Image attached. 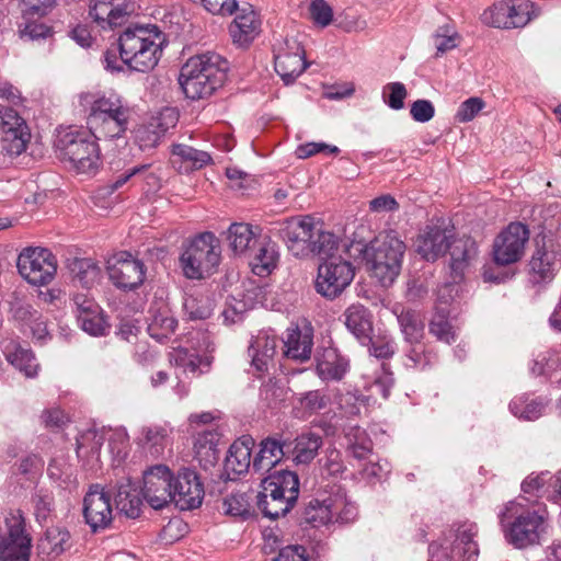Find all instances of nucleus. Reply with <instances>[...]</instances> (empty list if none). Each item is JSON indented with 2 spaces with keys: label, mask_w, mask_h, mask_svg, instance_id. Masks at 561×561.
<instances>
[{
  "label": "nucleus",
  "mask_w": 561,
  "mask_h": 561,
  "mask_svg": "<svg viewBox=\"0 0 561 561\" xmlns=\"http://www.w3.org/2000/svg\"><path fill=\"white\" fill-rule=\"evenodd\" d=\"M70 539V533L65 527H50L38 542V552L48 558L59 557L71 547Z\"/></svg>",
  "instance_id": "nucleus-34"
},
{
  "label": "nucleus",
  "mask_w": 561,
  "mask_h": 561,
  "mask_svg": "<svg viewBox=\"0 0 561 561\" xmlns=\"http://www.w3.org/2000/svg\"><path fill=\"white\" fill-rule=\"evenodd\" d=\"M309 11L313 22L321 27L330 25L333 20V10L325 0H313Z\"/></svg>",
  "instance_id": "nucleus-56"
},
{
  "label": "nucleus",
  "mask_w": 561,
  "mask_h": 561,
  "mask_svg": "<svg viewBox=\"0 0 561 561\" xmlns=\"http://www.w3.org/2000/svg\"><path fill=\"white\" fill-rule=\"evenodd\" d=\"M411 347L407 352L405 366L411 368H425L430 364V358L425 353L424 345L421 342L410 343Z\"/></svg>",
  "instance_id": "nucleus-63"
},
{
  "label": "nucleus",
  "mask_w": 561,
  "mask_h": 561,
  "mask_svg": "<svg viewBox=\"0 0 561 561\" xmlns=\"http://www.w3.org/2000/svg\"><path fill=\"white\" fill-rule=\"evenodd\" d=\"M116 508L129 518H137L141 513L142 499L135 484L129 479L117 485L115 493Z\"/></svg>",
  "instance_id": "nucleus-32"
},
{
  "label": "nucleus",
  "mask_w": 561,
  "mask_h": 561,
  "mask_svg": "<svg viewBox=\"0 0 561 561\" xmlns=\"http://www.w3.org/2000/svg\"><path fill=\"white\" fill-rule=\"evenodd\" d=\"M148 313V333L151 337L162 342L174 332L178 321L165 305L157 309L150 307Z\"/></svg>",
  "instance_id": "nucleus-31"
},
{
  "label": "nucleus",
  "mask_w": 561,
  "mask_h": 561,
  "mask_svg": "<svg viewBox=\"0 0 561 561\" xmlns=\"http://www.w3.org/2000/svg\"><path fill=\"white\" fill-rule=\"evenodd\" d=\"M253 492L237 491L222 500V511L226 515L248 519L254 515L252 506Z\"/></svg>",
  "instance_id": "nucleus-40"
},
{
  "label": "nucleus",
  "mask_w": 561,
  "mask_h": 561,
  "mask_svg": "<svg viewBox=\"0 0 561 561\" xmlns=\"http://www.w3.org/2000/svg\"><path fill=\"white\" fill-rule=\"evenodd\" d=\"M312 345L311 332H302L299 329L290 330L287 332L286 341H284V354L288 358L304 363L310 359Z\"/></svg>",
  "instance_id": "nucleus-33"
},
{
  "label": "nucleus",
  "mask_w": 561,
  "mask_h": 561,
  "mask_svg": "<svg viewBox=\"0 0 561 561\" xmlns=\"http://www.w3.org/2000/svg\"><path fill=\"white\" fill-rule=\"evenodd\" d=\"M4 355L9 363L23 371L27 377H34L37 374L38 365L33 353L14 342L4 345Z\"/></svg>",
  "instance_id": "nucleus-39"
},
{
  "label": "nucleus",
  "mask_w": 561,
  "mask_h": 561,
  "mask_svg": "<svg viewBox=\"0 0 561 561\" xmlns=\"http://www.w3.org/2000/svg\"><path fill=\"white\" fill-rule=\"evenodd\" d=\"M485 103L481 98H469L460 104L455 115L459 123H468L484 107Z\"/></svg>",
  "instance_id": "nucleus-57"
},
{
  "label": "nucleus",
  "mask_w": 561,
  "mask_h": 561,
  "mask_svg": "<svg viewBox=\"0 0 561 561\" xmlns=\"http://www.w3.org/2000/svg\"><path fill=\"white\" fill-rule=\"evenodd\" d=\"M145 444L153 449L154 453H160L163 449V443L167 437L165 430L159 426H149L142 430Z\"/></svg>",
  "instance_id": "nucleus-64"
},
{
  "label": "nucleus",
  "mask_w": 561,
  "mask_h": 561,
  "mask_svg": "<svg viewBox=\"0 0 561 561\" xmlns=\"http://www.w3.org/2000/svg\"><path fill=\"white\" fill-rule=\"evenodd\" d=\"M248 311L247 302L234 297L228 298L221 312L225 323L234 324L243 320Z\"/></svg>",
  "instance_id": "nucleus-55"
},
{
  "label": "nucleus",
  "mask_w": 561,
  "mask_h": 561,
  "mask_svg": "<svg viewBox=\"0 0 561 561\" xmlns=\"http://www.w3.org/2000/svg\"><path fill=\"white\" fill-rule=\"evenodd\" d=\"M348 442V450L356 459H365L371 451V442L367 438L366 433L358 426L351 427L346 435Z\"/></svg>",
  "instance_id": "nucleus-46"
},
{
  "label": "nucleus",
  "mask_w": 561,
  "mask_h": 561,
  "mask_svg": "<svg viewBox=\"0 0 561 561\" xmlns=\"http://www.w3.org/2000/svg\"><path fill=\"white\" fill-rule=\"evenodd\" d=\"M329 505L332 511V522L342 524L353 522L357 516L355 503L348 500L346 492L340 485L329 495Z\"/></svg>",
  "instance_id": "nucleus-38"
},
{
  "label": "nucleus",
  "mask_w": 561,
  "mask_h": 561,
  "mask_svg": "<svg viewBox=\"0 0 561 561\" xmlns=\"http://www.w3.org/2000/svg\"><path fill=\"white\" fill-rule=\"evenodd\" d=\"M299 403L305 413L312 415L325 409L330 398L322 390H310L300 396Z\"/></svg>",
  "instance_id": "nucleus-52"
},
{
  "label": "nucleus",
  "mask_w": 561,
  "mask_h": 561,
  "mask_svg": "<svg viewBox=\"0 0 561 561\" xmlns=\"http://www.w3.org/2000/svg\"><path fill=\"white\" fill-rule=\"evenodd\" d=\"M165 45L156 25L127 27L118 37L119 59L129 70L146 73L156 68Z\"/></svg>",
  "instance_id": "nucleus-2"
},
{
  "label": "nucleus",
  "mask_w": 561,
  "mask_h": 561,
  "mask_svg": "<svg viewBox=\"0 0 561 561\" xmlns=\"http://www.w3.org/2000/svg\"><path fill=\"white\" fill-rule=\"evenodd\" d=\"M174 474L165 465L148 467L142 472L141 494L153 510H162L172 503Z\"/></svg>",
  "instance_id": "nucleus-13"
},
{
  "label": "nucleus",
  "mask_w": 561,
  "mask_h": 561,
  "mask_svg": "<svg viewBox=\"0 0 561 561\" xmlns=\"http://www.w3.org/2000/svg\"><path fill=\"white\" fill-rule=\"evenodd\" d=\"M0 139L9 156H20L26 150L31 131L26 121L15 107L0 103Z\"/></svg>",
  "instance_id": "nucleus-14"
},
{
  "label": "nucleus",
  "mask_w": 561,
  "mask_h": 561,
  "mask_svg": "<svg viewBox=\"0 0 561 561\" xmlns=\"http://www.w3.org/2000/svg\"><path fill=\"white\" fill-rule=\"evenodd\" d=\"M214 306L210 295L199 293L186 297L183 308L190 320H205L213 314Z\"/></svg>",
  "instance_id": "nucleus-42"
},
{
  "label": "nucleus",
  "mask_w": 561,
  "mask_h": 561,
  "mask_svg": "<svg viewBox=\"0 0 561 561\" xmlns=\"http://www.w3.org/2000/svg\"><path fill=\"white\" fill-rule=\"evenodd\" d=\"M290 445L280 435L268 436L261 440L259 451L252 460V470L256 473L273 472L275 467L290 451Z\"/></svg>",
  "instance_id": "nucleus-23"
},
{
  "label": "nucleus",
  "mask_w": 561,
  "mask_h": 561,
  "mask_svg": "<svg viewBox=\"0 0 561 561\" xmlns=\"http://www.w3.org/2000/svg\"><path fill=\"white\" fill-rule=\"evenodd\" d=\"M260 400L268 409H277L286 400V390L275 381L268 380L260 389Z\"/></svg>",
  "instance_id": "nucleus-50"
},
{
  "label": "nucleus",
  "mask_w": 561,
  "mask_h": 561,
  "mask_svg": "<svg viewBox=\"0 0 561 561\" xmlns=\"http://www.w3.org/2000/svg\"><path fill=\"white\" fill-rule=\"evenodd\" d=\"M453 236V230H448L444 221L427 226L416 239V251L426 261H435L449 250Z\"/></svg>",
  "instance_id": "nucleus-22"
},
{
  "label": "nucleus",
  "mask_w": 561,
  "mask_h": 561,
  "mask_svg": "<svg viewBox=\"0 0 561 561\" xmlns=\"http://www.w3.org/2000/svg\"><path fill=\"white\" fill-rule=\"evenodd\" d=\"M51 30L46 24L38 21L26 20L20 26V36L27 41H37L50 36Z\"/></svg>",
  "instance_id": "nucleus-58"
},
{
  "label": "nucleus",
  "mask_w": 561,
  "mask_h": 561,
  "mask_svg": "<svg viewBox=\"0 0 561 561\" xmlns=\"http://www.w3.org/2000/svg\"><path fill=\"white\" fill-rule=\"evenodd\" d=\"M511 25L512 27L525 26L534 16H537L535 3L527 0H517L511 3Z\"/></svg>",
  "instance_id": "nucleus-51"
},
{
  "label": "nucleus",
  "mask_w": 561,
  "mask_h": 561,
  "mask_svg": "<svg viewBox=\"0 0 561 561\" xmlns=\"http://www.w3.org/2000/svg\"><path fill=\"white\" fill-rule=\"evenodd\" d=\"M82 513L92 533L107 529L113 522L112 496L101 484L90 485L83 497Z\"/></svg>",
  "instance_id": "nucleus-17"
},
{
  "label": "nucleus",
  "mask_w": 561,
  "mask_h": 561,
  "mask_svg": "<svg viewBox=\"0 0 561 561\" xmlns=\"http://www.w3.org/2000/svg\"><path fill=\"white\" fill-rule=\"evenodd\" d=\"M477 535L478 526L474 523L465 522L454 525L443 545L430 546V561H477L479 557V546L474 540Z\"/></svg>",
  "instance_id": "nucleus-10"
},
{
  "label": "nucleus",
  "mask_w": 561,
  "mask_h": 561,
  "mask_svg": "<svg viewBox=\"0 0 561 561\" xmlns=\"http://www.w3.org/2000/svg\"><path fill=\"white\" fill-rule=\"evenodd\" d=\"M410 114L415 122L426 123L435 115V107L428 100H416L411 104Z\"/></svg>",
  "instance_id": "nucleus-61"
},
{
  "label": "nucleus",
  "mask_w": 561,
  "mask_h": 561,
  "mask_svg": "<svg viewBox=\"0 0 561 561\" xmlns=\"http://www.w3.org/2000/svg\"><path fill=\"white\" fill-rule=\"evenodd\" d=\"M294 443V448L290 450L294 454V460L298 465H308L318 455L323 439L321 435L309 431L298 435Z\"/></svg>",
  "instance_id": "nucleus-35"
},
{
  "label": "nucleus",
  "mask_w": 561,
  "mask_h": 561,
  "mask_svg": "<svg viewBox=\"0 0 561 561\" xmlns=\"http://www.w3.org/2000/svg\"><path fill=\"white\" fill-rule=\"evenodd\" d=\"M348 368V359L335 347H327L317 356V375L323 381L342 380Z\"/></svg>",
  "instance_id": "nucleus-26"
},
{
  "label": "nucleus",
  "mask_w": 561,
  "mask_h": 561,
  "mask_svg": "<svg viewBox=\"0 0 561 561\" xmlns=\"http://www.w3.org/2000/svg\"><path fill=\"white\" fill-rule=\"evenodd\" d=\"M254 439L243 435L232 443L225 459V468L236 474H242L252 467L251 455Z\"/></svg>",
  "instance_id": "nucleus-29"
},
{
  "label": "nucleus",
  "mask_w": 561,
  "mask_h": 561,
  "mask_svg": "<svg viewBox=\"0 0 561 561\" xmlns=\"http://www.w3.org/2000/svg\"><path fill=\"white\" fill-rule=\"evenodd\" d=\"M407 95L408 91L401 82L387 83L382 90L383 101L392 110L403 108Z\"/></svg>",
  "instance_id": "nucleus-53"
},
{
  "label": "nucleus",
  "mask_w": 561,
  "mask_h": 561,
  "mask_svg": "<svg viewBox=\"0 0 561 561\" xmlns=\"http://www.w3.org/2000/svg\"><path fill=\"white\" fill-rule=\"evenodd\" d=\"M78 322L80 323L83 331L87 333L99 336L105 334L106 324L100 317V312L96 311L91 314L77 316Z\"/></svg>",
  "instance_id": "nucleus-59"
},
{
  "label": "nucleus",
  "mask_w": 561,
  "mask_h": 561,
  "mask_svg": "<svg viewBox=\"0 0 561 561\" xmlns=\"http://www.w3.org/2000/svg\"><path fill=\"white\" fill-rule=\"evenodd\" d=\"M96 138L89 131L69 128L59 129L54 140L58 157L70 162L80 173L96 170L100 164V148Z\"/></svg>",
  "instance_id": "nucleus-8"
},
{
  "label": "nucleus",
  "mask_w": 561,
  "mask_h": 561,
  "mask_svg": "<svg viewBox=\"0 0 561 561\" xmlns=\"http://www.w3.org/2000/svg\"><path fill=\"white\" fill-rule=\"evenodd\" d=\"M434 38L437 55L445 54L457 46V34L451 32L448 26L439 27Z\"/></svg>",
  "instance_id": "nucleus-62"
},
{
  "label": "nucleus",
  "mask_w": 561,
  "mask_h": 561,
  "mask_svg": "<svg viewBox=\"0 0 561 561\" xmlns=\"http://www.w3.org/2000/svg\"><path fill=\"white\" fill-rule=\"evenodd\" d=\"M254 238L252 226L245 222H233L228 229V240L231 250L236 254H241L250 248Z\"/></svg>",
  "instance_id": "nucleus-44"
},
{
  "label": "nucleus",
  "mask_w": 561,
  "mask_h": 561,
  "mask_svg": "<svg viewBox=\"0 0 561 561\" xmlns=\"http://www.w3.org/2000/svg\"><path fill=\"white\" fill-rule=\"evenodd\" d=\"M196 458L204 467L214 466L219 459V451L217 449V443L215 442V435L207 433L203 437H199L195 444Z\"/></svg>",
  "instance_id": "nucleus-48"
},
{
  "label": "nucleus",
  "mask_w": 561,
  "mask_h": 561,
  "mask_svg": "<svg viewBox=\"0 0 561 561\" xmlns=\"http://www.w3.org/2000/svg\"><path fill=\"white\" fill-rule=\"evenodd\" d=\"M405 250V243L393 230L380 232L365 245L363 255L366 264L381 286H390L399 276Z\"/></svg>",
  "instance_id": "nucleus-6"
},
{
  "label": "nucleus",
  "mask_w": 561,
  "mask_h": 561,
  "mask_svg": "<svg viewBox=\"0 0 561 561\" xmlns=\"http://www.w3.org/2000/svg\"><path fill=\"white\" fill-rule=\"evenodd\" d=\"M300 523L311 525L314 528L332 523L329 496L322 500L311 499L307 502L300 513Z\"/></svg>",
  "instance_id": "nucleus-36"
},
{
  "label": "nucleus",
  "mask_w": 561,
  "mask_h": 561,
  "mask_svg": "<svg viewBox=\"0 0 561 561\" xmlns=\"http://www.w3.org/2000/svg\"><path fill=\"white\" fill-rule=\"evenodd\" d=\"M221 259L219 239L209 231L202 232L191 240L180 262L184 275L191 279H202L216 272Z\"/></svg>",
  "instance_id": "nucleus-9"
},
{
  "label": "nucleus",
  "mask_w": 561,
  "mask_h": 561,
  "mask_svg": "<svg viewBox=\"0 0 561 561\" xmlns=\"http://www.w3.org/2000/svg\"><path fill=\"white\" fill-rule=\"evenodd\" d=\"M320 470L322 476L340 477L346 470L342 454L335 449H327L324 456L319 459Z\"/></svg>",
  "instance_id": "nucleus-49"
},
{
  "label": "nucleus",
  "mask_w": 561,
  "mask_h": 561,
  "mask_svg": "<svg viewBox=\"0 0 561 561\" xmlns=\"http://www.w3.org/2000/svg\"><path fill=\"white\" fill-rule=\"evenodd\" d=\"M16 266L20 275L36 286L51 282L57 271L55 256L43 248L24 249L18 257Z\"/></svg>",
  "instance_id": "nucleus-12"
},
{
  "label": "nucleus",
  "mask_w": 561,
  "mask_h": 561,
  "mask_svg": "<svg viewBox=\"0 0 561 561\" xmlns=\"http://www.w3.org/2000/svg\"><path fill=\"white\" fill-rule=\"evenodd\" d=\"M133 12L130 0H92L89 15L102 30H113L125 24Z\"/></svg>",
  "instance_id": "nucleus-20"
},
{
  "label": "nucleus",
  "mask_w": 561,
  "mask_h": 561,
  "mask_svg": "<svg viewBox=\"0 0 561 561\" xmlns=\"http://www.w3.org/2000/svg\"><path fill=\"white\" fill-rule=\"evenodd\" d=\"M287 47L291 50H282L275 55V71L280 76L285 84L294 82L308 67L305 59V50L297 42Z\"/></svg>",
  "instance_id": "nucleus-25"
},
{
  "label": "nucleus",
  "mask_w": 561,
  "mask_h": 561,
  "mask_svg": "<svg viewBox=\"0 0 561 561\" xmlns=\"http://www.w3.org/2000/svg\"><path fill=\"white\" fill-rule=\"evenodd\" d=\"M355 276L353 264L342 257H331L318 267L316 291L329 300L340 297Z\"/></svg>",
  "instance_id": "nucleus-11"
},
{
  "label": "nucleus",
  "mask_w": 561,
  "mask_h": 561,
  "mask_svg": "<svg viewBox=\"0 0 561 561\" xmlns=\"http://www.w3.org/2000/svg\"><path fill=\"white\" fill-rule=\"evenodd\" d=\"M347 330L359 341H371L373 316L368 308L360 304H353L343 313Z\"/></svg>",
  "instance_id": "nucleus-30"
},
{
  "label": "nucleus",
  "mask_w": 561,
  "mask_h": 561,
  "mask_svg": "<svg viewBox=\"0 0 561 561\" xmlns=\"http://www.w3.org/2000/svg\"><path fill=\"white\" fill-rule=\"evenodd\" d=\"M510 410L519 419L534 421L542 414L545 403L539 398L530 399L529 397L520 396L510 403Z\"/></svg>",
  "instance_id": "nucleus-43"
},
{
  "label": "nucleus",
  "mask_w": 561,
  "mask_h": 561,
  "mask_svg": "<svg viewBox=\"0 0 561 561\" xmlns=\"http://www.w3.org/2000/svg\"><path fill=\"white\" fill-rule=\"evenodd\" d=\"M529 266L533 280L536 283L550 282L554 277L561 267V253L552 238L542 237V244H538Z\"/></svg>",
  "instance_id": "nucleus-21"
},
{
  "label": "nucleus",
  "mask_w": 561,
  "mask_h": 561,
  "mask_svg": "<svg viewBox=\"0 0 561 561\" xmlns=\"http://www.w3.org/2000/svg\"><path fill=\"white\" fill-rule=\"evenodd\" d=\"M147 267L141 260L127 251H121L107 262V274L112 284L124 291L135 290L146 279Z\"/></svg>",
  "instance_id": "nucleus-15"
},
{
  "label": "nucleus",
  "mask_w": 561,
  "mask_h": 561,
  "mask_svg": "<svg viewBox=\"0 0 561 561\" xmlns=\"http://www.w3.org/2000/svg\"><path fill=\"white\" fill-rule=\"evenodd\" d=\"M366 402L367 398L359 392H346L340 398V407L348 415H358Z\"/></svg>",
  "instance_id": "nucleus-60"
},
{
  "label": "nucleus",
  "mask_w": 561,
  "mask_h": 561,
  "mask_svg": "<svg viewBox=\"0 0 561 561\" xmlns=\"http://www.w3.org/2000/svg\"><path fill=\"white\" fill-rule=\"evenodd\" d=\"M81 105L89 107L87 125L96 139L122 137L128 128L130 108L116 93L81 95Z\"/></svg>",
  "instance_id": "nucleus-3"
},
{
  "label": "nucleus",
  "mask_w": 561,
  "mask_h": 561,
  "mask_svg": "<svg viewBox=\"0 0 561 561\" xmlns=\"http://www.w3.org/2000/svg\"><path fill=\"white\" fill-rule=\"evenodd\" d=\"M228 68V60L216 53L196 55L181 68L179 83L187 99H205L224 84Z\"/></svg>",
  "instance_id": "nucleus-4"
},
{
  "label": "nucleus",
  "mask_w": 561,
  "mask_h": 561,
  "mask_svg": "<svg viewBox=\"0 0 561 561\" xmlns=\"http://www.w3.org/2000/svg\"><path fill=\"white\" fill-rule=\"evenodd\" d=\"M478 244L471 237H462L451 242L450 276L454 282H460L471 265L478 259Z\"/></svg>",
  "instance_id": "nucleus-24"
},
{
  "label": "nucleus",
  "mask_w": 561,
  "mask_h": 561,
  "mask_svg": "<svg viewBox=\"0 0 561 561\" xmlns=\"http://www.w3.org/2000/svg\"><path fill=\"white\" fill-rule=\"evenodd\" d=\"M275 236L282 239L288 251L297 257L318 255L330 260L339 247V238L322 229V225L316 222L311 216L302 218L291 217L278 224L274 229Z\"/></svg>",
  "instance_id": "nucleus-1"
},
{
  "label": "nucleus",
  "mask_w": 561,
  "mask_h": 561,
  "mask_svg": "<svg viewBox=\"0 0 561 561\" xmlns=\"http://www.w3.org/2000/svg\"><path fill=\"white\" fill-rule=\"evenodd\" d=\"M529 240L526 225L511 222L502 230L493 242V261L496 265H511L518 262Z\"/></svg>",
  "instance_id": "nucleus-16"
},
{
  "label": "nucleus",
  "mask_w": 561,
  "mask_h": 561,
  "mask_svg": "<svg viewBox=\"0 0 561 561\" xmlns=\"http://www.w3.org/2000/svg\"><path fill=\"white\" fill-rule=\"evenodd\" d=\"M506 541L516 549H525L539 542L545 517L537 511L523 507L511 501L499 514Z\"/></svg>",
  "instance_id": "nucleus-7"
},
{
  "label": "nucleus",
  "mask_w": 561,
  "mask_h": 561,
  "mask_svg": "<svg viewBox=\"0 0 561 561\" xmlns=\"http://www.w3.org/2000/svg\"><path fill=\"white\" fill-rule=\"evenodd\" d=\"M511 3L501 1L494 3L492 7L485 9L481 14V21L483 24L499 27V28H512L511 25Z\"/></svg>",
  "instance_id": "nucleus-45"
},
{
  "label": "nucleus",
  "mask_w": 561,
  "mask_h": 561,
  "mask_svg": "<svg viewBox=\"0 0 561 561\" xmlns=\"http://www.w3.org/2000/svg\"><path fill=\"white\" fill-rule=\"evenodd\" d=\"M428 330L438 341L447 344L455 341V331L448 321V312L444 308L438 309L433 316Z\"/></svg>",
  "instance_id": "nucleus-47"
},
{
  "label": "nucleus",
  "mask_w": 561,
  "mask_h": 561,
  "mask_svg": "<svg viewBox=\"0 0 561 561\" xmlns=\"http://www.w3.org/2000/svg\"><path fill=\"white\" fill-rule=\"evenodd\" d=\"M34 511L37 522H46L55 508L54 496L50 492L38 490L33 496Z\"/></svg>",
  "instance_id": "nucleus-54"
},
{
  "label": "nucleus",
  "mask_w": 561,
  "mask_h": 561,
  "mask_svg": "<svg viewBox=\"0 0 561 561\" xmlns=\"http://www.w3.org/2000/svg\"><path fill=\"white\" fill-rule=\"evenodd\" d=\"M68 268L73 279L85 288L92 287L101 275V267L98 262L91 257H75L69 261Z\"/></svg>",
  "instance_id": "nucleus-37"
},
{
  "label": "nucleus",
  "mask_w": 561,
  "mask_h": 561,
  "mask_svg": "<svg viewBox=\"0 0 561 561\" xmlns=\"http://www.w3.org/2000/svg\"><path fill=\"white\" fill-rule=\"evenodd\" d=\"M400 330L408 343L421 342L424 336V321L420 312L407 309L398 314Z\"/></svg>",
  "instance_id": "nucleus-41"
},
{
  "label": "nucleus",
  "mask_w": 561,
  "mask_h": 561,
  "mask_svg": "<svg viewBox=\"0 0 561 561\" xmlns=\"http://www.w3.org/2000/svg\"><path fill=\"white\" fill-rule=\"evenodd\" d=\"M7 531L0 536L1 561H28L31 554V538L25 533L21 516L12 515L5 518Z\"/></svg>",
  "instance_id": "nucleus-18"
},
{
  "label": "nucleus",
  "mask_w": 561,
  "mask_h": 561,
  "mask_svg": "<svg viewBox=\"0 0 561 561\" xmlns=\"http://www.w3.org/2000/svg\"><path fill=\"white\" fill-rule=\"evenodd\" d=\"M229 33L234 44L248 46L260 33V21L251 5L239 10L229 25Z\"/></svg>",
  "instance_id": "nucleus-27"
},
{
  "label": "nucleus",
  "mask_w": 561,
  "mask_h": 561,
  "mask_svg": "<svg viewBox=\"0 0 561 561\" xmlns=\"http://www.w3.org/2000/svg\"><path fill=\"white\" fill-rule=\"evenodd\" d=\"M255 495L256 507L264 517L277 519L289 513L299 496V478L286 469L274 470L261 480Z\"/></svg>",
  "instance_id": "nucleus-5"
},
{
  "label": "nucleus",
  "mask_w": 561,
  "mask_h": 561,
  "mask_svg": "<svg viewBox=\"0 0 561 561\" xmlns=\"http://www.w3.org/2000/svg\"><path fill=\"white\" fill-rule=\"evenodd\" d=\"M171 162L180 173H190L199 170L211 161L208 152L197 150L184 144H176L171 149Z\"/></svg>",
  "instance_id": "nucleus-28"
},
{
  "label": "nucleus",
  "mask_w": 561,
  "mask_h": 561,
  "mask_svg": "<svg viewBox=\"0 0 561 561\" xmlns=\"http://www.w3.org/2000/svg\"><path fill=\"white\" fill-rule=\"evenodd\" d=\"M204 485L195 470L181 468L174 476L172 503L182 511H191L202 505Z\"/></svg>",
  "instance_id": "nucleus-19"
}]
</instances>
